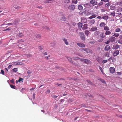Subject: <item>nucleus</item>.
Returning <instances> with one entry per match:
<instances>
[{
  "mask_svg": "<svg viewBox=\"0 0 122 122\" xmlns=\"http://www.w3.org/2000/svg\"><path fill=\"white\" fill-rule=\"evenodd\" d=\"M81 61L83 62H84L87 64H91V62L89 60L86 59L81 58L80 59Z\"/></svg>",
  "mask_w": 122,
  "mask_h": 122,
  "instance_id": "1",
  "label": "nucleus"
},
{
  "mask_svg": "<svg viewBox=\"0 0 122 122\" xmlns=\"http://www.w3.org/2000/svg\"><path fill=\"white\" fill-rule=\"evenodd\" d=\"M76 6L73 4L69 5L68 7V9L72 11L74 10Z\"/></svg>",
  "mask_w": 122,
  "mask_h": 122,
  "instance_id": "2",
  "label": "nucleus"
},
{
  "mask_svg": "<svg viewBox=\"0 0 122 122\" xmlns=\"http://www.w3.org/2000/svg\"><path fill=\"white\" fill-rule=\"evenodd\" d=\"M31 36L34 38L41 39V36L40 34H33L31 35Z\"/></svg>",
  "mask_w": 122,
  "mask_h": 122,
  "instance_id": "3",
  "label": "nucleus"
},
{
  "mask_svg": "<svg viewBox=\"0 0 122 122\" xmlns=\"http://www.w3.org/2000/svg\"><path fill=\"white\" fill-rule=\"evenodd\" d=\"M79 34L81 39L82 40L85 41V38L84 33L81 32H79Z\"/></svg>",
  "mask_w": 122,
  "mask_h": 122,
  "instance_id": "4",
  "label": "nucleus"
},
{
  "mask_svg": "<svg viewBox=\"0 0 122 122\" xmlns=\"http://www.w3.org/2000/svg\"><path fill=\"white\" fill-rule=\"evenodd\" d=\"M20 20L18 19H15V21L13 22L14 23V26H17L18 24L19 23V22Z\"/></svg>",
  "mask_w": 122,
  "mask_h": 122,
  "instance_id": "5",
  "label": "nucleus"
},
{
  "mask_svg": "<svg viewBox=\"0 0 122 122\" xmlns=\"http://www.w3.org/2000/svg\"><path fill=\"white\" fill-rule=\"evenodd\" d=\"M116 38L115 37L113 36H111L109 39V41L111 42H113L115 41Z\"/></svg>",
  "mask_w": 122,
  "mask_h": 122,
  "instance_id": "6",
  "label": "nucleus"
},
{
  "mask_svg": "<svg viewBox=\"0 0 122 122\" xmlns=\"http://www.w3.org/2000/svg\"><path fill=\"white\" fill-rule=\"evenodd\" d=\"M109 71L110 73L113 74L114 73L115 71V69L114 68L111 67L109 68Z\"/></svg>",
  "mask_w": 122,
  "mask_h": 122,
  "instance_id": "7",
  "label": "nucleus"
},
{
  "mask_svg": "<svg viewBox=\"0 0 122 122\" xmlns=\"http://www.w3.org/2000/svg\"><path fill=\"white\" fill-rule=\"evenodd\" d=\"M82 51H83L86 52L87 53H89L91 52V51L89 49L86 48H83L81 49Z\"/></svg>",
  "mask_w": 122,
  "mask_h": 122,
  "instance_id": "8",
  "label": "nucleus"
},
{
  "mask_svg": "<svg viewBox=\"0 0 122 122\" xmlns=\"http://www.w3.org/2000/svg\"><path fill=\"white\" fill-rule=\"evenodd\" d=\"M87 21V19L85 18L82 17L81 18V21L82 23H85Z\"/></svg>",
  "mask_w": 122,
  "mask_h": 122,
  "instance_id": "9",
  "label": "nucleus"
},
{
  "mask_svg": "<svg viewBox=\"0 0 122 122\" xmlns=\"http://www.w3.org/2000/svg\"><path fill=\"white\" fill-rule=\"evenodd\" d=\"M83 13L86 16H88L91 14L90 11L89 10H86Z\"/></svg>",
  "mask_w": 122,
  "mask_h": 122,
  "instance_id": "10",
  "label": "nucleus"
},
{
  "mask_svg": "<svg viewBox=\"0 0 122 122\" xmlns=\"http://www.w3.org/2000/svg\"><path fill=\"white\" fill-rule=\"evenodd\" d=\"M106 25V24L105 22H102L100 23L99 26L100 28H102L104 27Z\"/></svg>",
  "mask_w": 122,
  "mask_h": 122,
  "instance_id": "11",
  "label": "nucleus"
},
{
  "mask_svg": "<svg viewBox=\"0 0 122 122\" xmlns=\"http://www.w3.org/2000/svg\"><path fill=\"white\" fill-rule=\"evenodd\" d=\"M77 45L80 47L83 48L85 47V45L83 43H77Z\"/></svg>",
  "mask_w": 122,
  "mask_h": 122,
  "instance_id": "12",
  "label": "nucleus"
},
{
  "mask_svg": "<svg viewBox=\"0 0 122 122\" xmlns=\"http://www.w3.org/2000/svg\"><path fill=\"white\" fill-rule=\"evenodd\" d=\"M115 31L116 32H120V34H122V30L121 31V29L119 28H116L115 30Z\"/></svg>",
  "mask_w": 122,
  "mask_h": 122,
  "instance_id": "13",
  "label": "nucleus"
},
{
  "mask_svg": "<svg viewBox=\"0 0 122 122\" xmlns=\"http://www.w3.org/2000/svg\"><path fill=\"white\" fill-rule=\"evenodd\" d=\"M119 54V52L118 50H116L113 53V56H115L118 55Z\"/></svg>",
  "mask_w": 122,
  "mask_h": 122,
  "instance_id": "14",
  "label": "nucleus"
},
{
  "mask_svg": "<svg viewBox=\"0 0 122 122\" xmlns=\"http://www.w3.org/2000/svg\"><path fill=\"white\" fill-rule=\"evenodd\" d=\"M90 2L91 4H94V5H96L97 4L95 0H91Z\"/></svg>",
  "mask_w": 122,
  "mask_h": 122,
  "instance_id": "15",
  "label": "nucleus"
},
{
  "mask_svg": "<svg viewBox=\"0 0 122 122\" xmlns=\"http://www.w3.org/2000/svg\"><path fill=\"white\" fill-rule=\"evenodd\" d=\"M97 60L99 63H100L102 60V58L99 56L97 57L96 58Z\"/></svg>",
  "mask_w": 122,
  "mask_h": 122,
  "instance_id": "16",
  "label": "nucleus"
},
{
  "mask_svg": "<svg viewBox=\"0 0 122 122\" xmlns=\"http://www.w3.org/2000/svg\"><path fill=\"white\" fill-rule=\"evenodd\" d=\"M63 40L65 44L66 45H68L69 43L67 39L66 38H64L63 39Z\"/></svg>",
  "mask_w": 122,
  "mask_h": 122,
  "instance_id": "17",
  "label": "nucleus"
},
{
  "mask_svg": "<svg viewBox=\"0 0 122 122\" xmlns=\"http://www.w3.org/2000/svg\"><path fill=\"white\" fill-rule=\"evenodd\" d=\"M110 49V47L109 45L106 46L104 48V50L106 51H108Z\"/></svg>",
  "mask_w": 122,
  "mask_h": 122,
  "instance_id": "18",
  "label": "nucleus"
},
{
  "mask_svg": "<svg viewBox=\"0 0 122 122\" xmlns=\"http://www.w3.org/2000/svg\"><path fill=\"white\" fill-rule=\"evenodd\" d=\"M119 46L118 45H114L113 46L112 48L113 49H117L118 48H119Z\"/></svg>",
  "mask_w": 122,
  "mask_h": 122,
  "instance_id": "19",
  "label": "nucleus"
},
{
  "mask_svg": "<svg viewBox=\"0 0 122 122\" xmlns=\"http://www.w3.org/2000/svg\"><path fill=\"white\" fill-rule=\"evenodd\" d=\"M121 11V8H118L117 9V11L118 12V13L117 14L118 15H122V14L121 13H120Z\"/></svg>",
  "mask_w": 122,
  "mask_h": 122,
  "instance_id": "20",
  "label": "nucleus"
},
{
  "mask_svg": "<svg viewBox=\"0 0 122 122\" xmlns=\"http://www.w3.org/2000/svg\"><path fill=\"white\" fill-rule=\"evenodd\" d=\"M103 19L105 20H107L108 18V17L107 15H104L102 17Z\"/></svg>",
  "mask_w": 122,
  "mask_h": 122,
  "instance_id": "21",
  "label": "nucleus"
},
{
  "mask_svg": "<svg viewBox=\"0 0 122 122\" xmlns=\"http://www.w3.org/2000/svg\"><path fill=\"white\" fill-rule=\"evenodd\" d=\"M110 9L111 10H114L116 9V7L115 6H113V5H111L110 6Z\"/></svg>",
  "mask_w": 122,
  "mask_h": 122,
  "instance_id": "22",
  "label": "nucleus"
},
{
  "mask_svg": "<svg viewBox=\"0 0 122 122\" xmlns=\"http://www.w3.org/2000/svg\"><path fill=\"white\" fill-rule=\"evenodd\" d=\"M120 34L114 33V34L113 36L115 37H117L120 36Z\"/></svg>",
  "mask_w": 122,
  "mask_h": 122,
  "instance_id": "23",
  "label": "nucleus"
},
{
  "mask_svg": "<svg viewBox=\"0 0 122 122\" xmlns=\"http://www.w3.org/2000/svg\"><path fill=\"white\" fill-rule=\"evenodd\" d=\"M96 16V15L95 14H94L93 15H92V16H91L89 17L88 18L90 19H91L92 18H95Z\"/></svg>",
  "mask_w": 122,
  "mask_h": 122,
  "instance_id": "24",
  "label": "nucleus"
},
{
  "mask_svg": "<svg viewBox=\"0 0 122 122\" xmlns=\"http://www.w3.org/2000/svg\"><path fill=\"white\" fill-rule=\"evenodd\" d=\"M111 32L109 31H106L105 33V34L106 35H109L111 34Z\"/></svg>",
  "mask_w": 122,
  "mask_h": 122,
  "instance_id": "25",
  "label": "nucleus"
},
{
  "mask_svg": "<svg viewBox=\"0 0 122 122\" xmlns=\"http://www.w3.org/2000/svg\"><path fill=\"white\" fill-rule=\"evenodd\" d=\"M97 29V27H92L91 29L90 30L91 31H94L95 30H96Z\"/></svg>",
  "mask_w": 122,
  "mask_h": 122,
  "instance_id": "26",
  "label": "nucleus"
},
{
  "mask_svg": "<svg viewBox=\"0 0 122 122\" xmlns=\"http://www.w3.org/2000/svg\"><path fill=\"white\" fill-rule=\"evenodd\" d=\"M78 8L80 10H82L83 9V7L81 5H79L78 6Z\"/></svg>",
  "mask_w": 122,
  "mask_h": 122,
  "instance_id": "27",
  "label": "nucleus"
},
{
  "mask_svg": "<svg viewBox=\"0 0 122 122\" xmlns=\"http://www.w3.org/2000/svg\"><path fill=\"white\" fill-rule=\"evenodd\" d=\"M78 28L80 30H81L82 26V23H78Z\"/></svg>",
  "mask_w": 122,
  "mask_h": 122,
  "instance_id": "28",
  "label": "nucleus"
},
{
  "mask_svg": "<svg viewBox=\"0 0 122 122\" xmlns=\"http://www.w3.org/2000/svg\"><path fill=\"white\" fill-rule=\"evenodd\" d=\"M54 1L55 0H46L45 1V2L46 3H51Z\"/></svg>",
  "mask_w": 122,
  "mask_h": 122,
  "instance_id": "29",
  "label": "nucleus"
},
{
  "mask_svg": "<svg viewBox=\"0 0 122 122\" xmlns=\"http://www.w3.org/2000/svg\"><path fill=\"white\" fill-rule=\"evenodd\" d=\"M90 2L89 3H87L86 4H85L84 5V6L85 7H89L90 6Z\"/></svg>",
  "mask_w": 122,
  "mask_h": 122,
  "instance_id": "30",
  "label": "nucleus"
},
{
  "mask_svg": "<svg viewBox=\"0 0 122 122\" xmlns=\"http://www.w3.org/2000/svg\"><path fill=\"white\" fill-rule=\"evenodd\" d=\"M61 20L63 21H65L66 20V17L63 15L62 16Z\"/></svg>",
  "mask_w": 122,
  "mask_h": 122,
  "instance_id": "31",
  "label": "nucleus"
},
{
  "mask_svg": "<svg viewBox=\"0 0 122 122\" xmlns=\"http://www.w3.org/2000/svg\"><path fill=\"white\" fill-rule=\"evenodd\" d=\"M98 80L100 81L102 83H103L104 84L106 83V82L105 80L102 79H101L100 78H98Z\"/></svg>",
  "mask_w": 122,
  "mask_h": 122,
  "instance_id": "32",
  "label": "nucleus"
},
{
  "mask_svg": "<svg viewBox=\"0 0 122 122\" xmlns=\"http://www.w3.org/2000/svg\"><path fill=\"white\" fill-rule=\"evenodd\" d=\"M104 30H106V31L109 30V28L108 26H105L104 27Z\"/></svg>",
  "mask_w": 122,
  "mask_h": 122,
  "instance_id": "33",
  "label": "nucleus"
},
{
  "mask_svg": "<svg viewBox=\"0 0 122 122\" xmlns=\"http://www.w3.org/2000/svg\"><path fill=\"white\" fill-rule=\"evenodd\" d=\"M87 25L86 24H85L84 25L82 28V29L83 30H85L87 28Z\"/></svg>",
  "mask_w": 122,
  "mask_h": 122,
  "instance_id": "34",
  "label": "nucleus"
},
{
  "mask_svg": "<svg viewBox=\"0 0 122 122\" xmlns=\"http://www.w3.org/2000/svg\"><path fill=\"white\" fill-rule=\"evenodd\" d=\"M18 37H19L22 36H24V34L22 33L17 34L16 35Z\"/></svg>",
  "mask_w": 122,
  "mask_h": 122,
  "instance_id": "35",
  "label": "nucleus"
},
{
  "mask_svg": "<svg viewBox=\"0 0 122 122\" xmlns=\"http://www.w3.org/2000/svg\"><path fill=\"white\" fill-rule=\"evenodd\" d=\"M85 33L86 35L88 36L89 33V31L87 30H86L85 31Z\"/></svg>",
  "mask_w": 122,
  "mask_h": 122,
  "instance_id": "36",
  "label": "nucleus"
},
{
  "mask_svg": "<svg viewBox=\"0 0 122 122\" xmlns=\"http://www.w3.org/2000/svg\"><path fill=\"white\" fill-rule=\"evenodd\" d=\"M67 57L69 61L70 62H71L72 63H73V61H72V59L71 58L69 57Z\"/></svg>",
  "mask_w": 122,
  "mask_h": 122,
  "instance_id": "37",
  "label": "nucleus"
},
{
  "mask_svg": "<svg viewBox=\"0 0 122 122\" xmlns=\"http://www.w3.org/2000/svg\"><path fill=\"white\" fill-rule=\"evenodd\" d=\"M70 2V0H64V2L65 3H69Z\"/></svg>",
  "mask_w": 122,
  "mask_h": 122,
  "instance_id": "38",
  "label": "nucleus"
},
{
  "mask_svg": "<svg viewBox=\"0 0 122 122\" xmlns=\"http://www.w3.org/2000/svg\"><path fill=\"white\" fill-rule=\"evenodd\" d=\"M101 38H104L105 37V35L103 33H102L100 34V36Z\"/></svg>",
  "mask_w": 122,
  "mask_h": 122,
  "instance_id": "39",
  "label": "nucleus"
},
{
  "mask_svg": "<svg viewBox=\"0 0 122 122\" xmlns=\"http://www.w3.org/2000/svg\"><path fill=\"white\" fill-rule=\"evenodd\" d=\"M100 34V32L99 31H95L94 33V35H97Z\"/></svg>",
  "mask_w": 122,
  "mask_h": 122,
  "instance_id": "40",
  "label": "nucleus"
},
{
  "mask_svg": "<svg viewBox=\"0 0 122 122\" xmlns=\"http://www.w3.org/2000/svg\"><path fill=\"white\" fill-rule=\"evenodd\" d=\"M41 55L42 56H45L47 55V53L46 52L45 53L42 52L41 53Z\"/></svg>",
  "mask_w": 122,
  "mask_h": 122,
  "instance_id": "41",
  "label": "nucleus"
},
{
  "mask_svg": "<svg viewBox=\"0 0 122 122\" xmlns=\"http://www.w3.org/2000/svg\"><path fill=\"white\" fill-rule=\"evenodd\" d=\"M111 4L110 3H107L105 5V6L106 7H108Z\"/></svg>",
  "mask_w": 122,
  "mask_h": 122,
  "instance_id": "42",
  "label": "nucleus"
},
{
  "mask_svg": "<svg viewBox=\"0 0 122 122\" xmlns=\"http://www.w3.org/2000/svg\"><path fill=\"white\" fill-rule=\"evenodd\" d=\"M104 55L105 56L109 57V53L108 52H106L105 53Z\"/></svg>",
  "mask_w": 122,
  "mask_h": 122,
  "instance_id": "43",
  "label": "nucleus"
},
{
  "mask_svg": "<svg viewBox=\"0 0 122 122\" xmlns=\"http://www.w3.org/2000/svg\"><path fill=\"white\" fill-rule=\"evenodd\" d=\"M21 63H22L21 62H15V65H21Z\"/></svg>",
  "mask_w": 122,
  "mask_h": 122,
  "instance_id": "44",
  "label": "nucleus"
},
{
  "mask_svg": "<svg viewBox=\"0 0 122 122\" xmlns=\"http://www.w3.org/2000/svg\"><path fill=\"white\" fill-rule=\"evenodd\" d=\"M12 71L13 72H16L18 71V69L17 68H14L12 69Z\"/></svg>",
  "mask_w": 122,
  "mask_h": 122,
  "instance_id": "45",
  "label": "nucleus"
},
{
  "mask_svg": "<svg viewBox=\"0 0 122 122\" xmlns=\"http://www.w3.org/2000/svg\"><path fill=\"white\" fill-rule=\"evenodd\" d=\"M118 43L120 44H122V39H120L118 41Z\"/></svg>",
  "mask_w": 122,
  "mask_h": 122,
  "instance_id": "46",
  "label": "nucleus"
},
{
  "mask_svg": "<svg viewBox=\"0 0 122 122\" xmlns=\"http://www.w3.org/2000/svg\"><path fill=\"white\" fill-rule=\"evenodd\" d=\"M43 28L44 29H48V30L49 29V27L47 26H44L43 27Z\"/></svg>",
  "mask_w": 122,
  "mask_h": 122,
  "instance_id": "47",
  "label": "nucleus"
},
{
  "mask_svg": "<svg viewBox=\"0 0 122 122\" xmlns=\"http://www.w3.org/2000/svg\"><path fill=\"white\" fill-rule=\"evenodd\" d=\"M43 46H40L38 47V49L40 50H41L43 49Z\"/></svg>",
  "mask_w": 122,
  "mask_h": 122,
  "instance_id": "48",
  "label": "nucleus"
},
{
  "mask_svg": "<svg viewBox=\"0 0 122 122\" xmlns=\"http://www.w3.org/2000/svg\"><path fill=\"white\" fill-rule=\"evenodd\" d=\"M6 25H13L14 26V23L13 22L8 23L7 24H6Z\"/></svg>",
  "mask_w": 122,
  "mask_h": 122,
  "instance_id": "49",
  "label": "nucleus"
},
{
  "mask_svg": "<svg viewBox=\"0 0 122 122\" xmlns=\"http://www.w3.org/2000/svg\"><path fill=\"white\" fill-rule=\"evenodd\" d=\"M86 81L89 84L92 85V83L90 81L88 80H86Z\"/></svg>",
  "mask_w": 122,
  "mask_h": 122,
  "instance_id": "50",
  "label": "nucleus"
},
{
  "mask_svg": "<svg viewBox=\"0 0 122 122\" xmlns=\"http://www.w3.org/2000/svg\"><path fill=\"white\" fill-rule=\"evenodd\" d=\"M78 2L77 0H72V3H74L75 4H76Z\"/></svg>",
  "mask_w": 122,
  "mask_h": 122,
  "instance_id": "51",
  "label": "nucleus"
},
{
  "mask_svg": "<svg viewBox=\"0 0 122 122\" xmlns=\"http://www.w3.org/2000/svg\"><path fill=\"white\" fill-rule=\"evenodd\" d=\"M36 8H38L40 9H42L43 8L42 7L39 6H36Z\"/></svg>",
  "mask_w": 122,
  "mask_h": 122,
  "instance_id": "52",
  "label": "nucleus"
},
{
  "mask_svg": "<svg viewBox=\"0 0 122 122\" xmlns=\"http://www.w3.org/2000/svg\"><path fill=\"white\" fill-rule=\"evenodd\" d=\"M10 86L11 88L15 89V87L14 85H10Z\"/></svg>",
  "mask_w": 122,
  "mask_h": 122,
  "instance_id": "53",
  "label": "nucleus"
},
{
  "mask_svg": "<svg viewBox=\"0 0 122 122\" xmlns=\"http://www.w3.org/2000/svg\"><path fill=\"white\" fill-rule=\"evenodd\" d=\"M107 61V60H103L102 61V63H104Z\"/></svg>",
  "mask_w": 122,
  "mask_h": 122,
  "instance_id": "54",
  "label": "nucleus"
},
{
  "mask_svg": "<svg viewBox=\"0 0 122 122\" xmlns=\"http://www.w3.org/2000/svg\"><path fill=\"white\" fill-rule=\"evenodd\" d=\"M80 59V58L78 57H74L73 58V59L74 60H78L79 59Z\"/></svg>",
  "mask_w": 122,
  "mask_h": 122,
  "instance_id": "55",
  "label": "nucleus"
},
{
  "mask_svg": "<svg viewBox=\"0 0 122 122\" xmlns=\"http://www.w3.org/2000/svg\"><path fill=\"white\" fill-rule=\"evenodd\" d=\"M1 73H0V74H2L3 75H4L5 74L4 71L2 70H1Z\"/></svg>",
  "mask_w": 122,
  "mask_h": 122,
  "instance_id": "56",
  "label": "nucleus"
},
{
  "mask_svg": "<svg viewBox=\"0 0 122 122\" xmlns=\"http://www.w3.org/2000/svg\"><path fill=\"white\" fill-rule=\"evenodd\" d=\"M23 79L22 78H20L19 79L18 81L19 82H20V81H22L23 80Z\"/></svg>",
  "mask_w": 122,
  "mask_h": 122,
  "instance_id": "57",
  "label": "nucleus"
},
{
  "mask_svg": "<svg viewBox=\"0 0 122 122\" xmlns=\"http://www.w3.org/2000/svg\"><path fill=\"white\" fill-rule=\"evenodd\" d=\"M31 73V71L30 70H28L27 71V74L28 75H29Z\"/></svg>",
  "mask_w": 122,
  "mask_h": 122,
  "instance_id": "58",
  "label": "nucleus"
},
{
  "mask_svg": "<svg viewBox=\"0 0 122 122\" xmlns=\"http://www.w3.org/2000/svg\"><path fill=\"white\" fill-rule=\"evenodd\" d=\"M111 15L112 16H114L115 15V13H114L111 12Z\"/></svg>",
  "mask_w": 122,
  "mask_h": 122,
  "instance_id": "59",
  "label": "nucleus"
},
{
  "mask_svg": "<svg viewBox=\"0 0 122 122\" xmlns=\"http://www.w3.org/2000/svg\"><path fill=\"white\" fill-rule=\"evenodd\" d=\"M103 38H101L99 40H98V41L99 42H102L103 41Z\"/></svg>",
  "mask_w": 122,
  "mask_h": 122,
  "instance_id": "60",
  "label": "nucleus"
},
{
  "mask_svg": "<svg viewBox=\"0 0 122 122\" xmlns=\"http://www.w3.org/2000/svg\"><path fill=\"white\" fill-rule=\"evenodd\" d=\"M110 42V41H109L108 40L107 41L105 42V43L106 44H108Z\"/></svg>",
  "mask_w": 122,
  "mask_h": 122,
  "instance_id": "61",
  "label": "nucleus"
},
{
  "mask_svg": "<svg viewBox=\"0 0 122 122\" xmlns=\"http://www.w3.org/2000/svg\"><path fill=\"white\" fill-rule=\"evenodd\" d=\"M57 97H58L57 96H56L54 95V96H53L52 97V98L55 99V98H56Z\"/></svg>",
  "mask_w": 122,
  "mask_h": 122,
  "instance_id": "62",
  "label": "nucleus"
},
{
  "mask_svg": "<svg viewBox=\"0 0 122 122\" xmlns=\"http://www.w3.org/2000/svg\"><path fill=\"white\" fill-rule=\"evenodd\" d=\"M119 4L120 6H122V1L120 2Z\"/></svg>",
  "mask_w": 122,
  "mask_h": 122,
  "instance_id": "63",
  "label": "nucleus"
},
{
  "mask_svg": "<svg viewBox=\"0 0 122 122\" xmlns=\"http://www.w3.org/2000/svg\"><path fill=\"white\" fill-rule=\"evenodd\" d=\"M119 38L120 39H122V35H120Z\"/></svg>",
  "mask_w": 122,
  "mask_h": 122,
  "instance_id": "64",
  "label": "nucleus"
}]
</instances>
